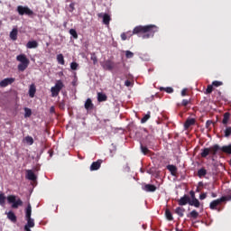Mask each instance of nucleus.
<instances>
[{
	"mask_svg": "<svg viewBox=\"0 0 231 231\" xmlns=\"http://www.w3.org/2000/svg\"><path fill=\"white\" fill-rule=\"evenodd\" d=\"M212 86H214V88H219V86H223V81L215 80L212 82Z\"/></svg>",
	"mask_w": 231,
	"mask_h": 231,
	"instance_id": "49530a36",
	"label": "nucleus"
},
{
	"mask_svg": "<svg viewBox=\"0 0 231 231\" xmlns=\"http://www.w3.org/2000/svg\"><path fill=\"white\" fill-rule=\"evenodd\" d=\"M189 202H190V197H189V195H184L178 200V203L180 207H183L188 203L189 204Z\"/></svg>",
	"mask_w": 231,
	"mask_h": 231,
	"instance_id": "9b49d317",
	"label": "nucleus"
},
{
	"mask_svg": "<svg viewBox=\"0 0 231 231\" xmlns=\"http://www.w3.org/2000/svg\"><path fill=\"white\" fill-rule=\"evenodd\" d=\"M224 133H225V137L228 138L231 134V126L226 127Z\"/></svg>",
	"mask_w": 231,
	"mask_h": 231,
	"instance_id": "79ce46f5",
	"label": "nucleus"
},
{
	"mask_svg": "<svg viewBox=\"0 0 231 231\" xmlns=\"http://www.w3.org/2000/svg\"><path fill=\"white\" fill-rule=\"evenodd\" d=\"M101 66L105 71H113L116 64L111 60H106L101 64Z\"/></svg>",
	"mask_w": 231,
	"mask_h": 231,
	"instance_id": "0eeeda50",
	"label": "nucleus"
},
{
	"mask_svg": "<svg viewBox=\"0 0 231 231\" xmlns=\"http://www.w3.org/2000/svg\"><path fill=\"white\" fill-rule=\"evenodd\" d=\"M6 203V197L5 196V193H0V205L1 207H5V204Z\"/></svg>",
	"mask_w": 231,
	"mask_h": 231,
	"instance_id": "473e14b6",
	"label": "nucleus"
},
{
	"mask_svg": "<svg viewBox=\"0 0 231 231\" xmlns=\"http://www.w3.org/2000/svg\"><path fill=\"white\" fill-rule=\"evenodd\" d=\"M69 6H70V8H72V10H73V8H74L73 6H75V5H74V4H70Z\"/></svg>",
	"mask_w": 231,
	"mask_h": 231,
	"instance_id": "052dcab7",
	"label": "nucleus"
},
{
	"mask_svg": "<svg viewBox=\"0 0 231 231\" xmlns=\"http://www.w3.org/2000/svg\"><path fill=\"white\" fill-rule=\"evenodd\" d=\"M196 191H197V192H199V188H197Z\"/></svg>",
	"mask_w": 231,
	"mask_h": 231,
	"instance_id": "e2e57ef3",
	"label": "nucleus"
},
{
	"mask_svg": "<svg viewBox=\"0 0 231 231\" xmlns=\"http://www.w3.org/2000/svg\"><path fill=\"white\" fill-rule=\"evenodd\" d=\"M199 178H205L207 176V170L205 168H201L198 171Z\"/></svg>",
	"mask_w": 231,
	"mask_h": 231,
	"instance_id": "2f4dec72",
	"label": "nucleus"
},
{
	"mask_svg": "<svg viewBox=\"0 0 231 231\" xmlns=\"http://www.w3.org/2000/svg\"><path fill=\"white\" fill-rule=\"evenodd\" d=\"M160 89L161 91H166V93H174V88L171 87H167V88L162 87Z\"/></svg>",
	"mask_w": 231,
	"mask_h": 231,
	"instance_id": "4c0bfd02",
	"label": "nucleus"
},
{
	"mask_svg": "<svg viewBox=\"0 0 231 231\" xmlns=\"http://www.w3.org/2000/svg\"><path fill=\"white\" fill-rule=\"evenodd\" d=\"M225 196L221 198H225V201H231V189H227L225 190Z\"/></svg>",
	"mask_w": 231,
	"mask_h": 231,
	"instance_id": "bb28decb",
	"label": "nucleus"
},
{
	"mask_svg": "<svg viewBox=\"0 0 231 231\" xmlns=\"http://www.w3.org/2000/svg\"><path fill=\"white\" fill-rule=\"evenodd\" d=\"M156 32H158V26L156 25H138L130 35H138V37H143V39H151V37H154Z\"/></svg>",
	"mask_w": 231,
	"mask_h": 231,
	"instance_id": "f257e3e1",
	"label": "nucleus"
},
{
	"mask_svg": "<svg viewBox=\"0 0 231 231\" xmlns=\"http://www.w3.org/2000/svg\"><path fill=\"white\" fill-rule=\"evenodd\" d=\"M107 100V96L102 92L97 93V101L106 102Z\"/></svg>",
	"mask_w": 231,
	"mask_h": 231,
	"instance_id": "5701e85b",
	"label": "nucleus"
},
{
	"mask_svg": "<svg viewBox=\"0 0 231 231\" xmlns=\"http://www.w3.org/2000/svg\"><path fill=\"white\" fill-rule=\"evenodd\" d=\"M79 68V63L77 62H71L70 63V69L73 70H76Z\"/></svg>",
	"mask_w": 231,
	"mask_h": 231,
	"instance_id": "de8ad7c7",
	"label": "nucleus"
},
{
	"mask_svg": "<svg viewBox=\"0 0 231 231\" xmlns=\"http://www.w3.org/2000/svg\"><path fill=\"white\" fill-rule=\"evenodd\" d=\"M214 91V86L213 85H208L206 89V95H210Z\"/></svg>",
	"mask_w": 231,
	"mask_h": 231,
	"instance_id": "58836bf2",
	"label": "nucleus"
},
{
	"mask_svg": "<svg viewBox=\"0 0 231 231\" xmlns=\"http://www.w3.org/2000/svg\"><path fill=\"white\" fill-rule=\"evenodd\" d=\"M219 151H221V146H219V144H215L209 148L202 149L200 156H201V158H207V156H208V154H211L212 156H216V154H217V152H219Z\"/></svg>",
	"mask_w": 231,
	"mask_h": 231,
	"instance_id": "7ed1b4c3",
	"label": "nucleus"
},
{
	"mask_svg": "<svg viewBox=\"0 0 231 231\" xmlns=\"http://www.w3.org/2000/svg\"><path fill=\"white\" fill-rule=\"evenodd\" d=\"M141 151L144 154H149V152H151V151L146 146H143L142 144H141Z\"/></svg>",
	"mask_w": 231,
	"mask_h": 231,
	"instance_id": "37998d69",
	"label": "nucleus"
},
{
	"mask_svg": "<svg viewBox=\"0 0 231 231\" xmlns=\"http://www.w3.org/2000/svg\"><path fill=\"white\" fill-rule=\"evenodd\" d=\"M175 214H177V216H179L180 217H183V216L185 214V208H183L181 207L176 208Z\"/></svg>",
	"mask_w": 231,
	"mask_h": 231,
	"instance_id": "4be33fe9",
	"label": "nucleus"
},
{
	"mask_svg": "<svg viewBox=\"0 0 231 231\" xmlns=\"http://www.w3.org/2000/svg\"><path fill=\"white\" fill-rule=\"evenodd\" d=\"M149 118H151V114H146V115L141 119V123H142V124H145V122H147V120H149Z\"/></svg>",
	"mask_w": 231,
	"mask_h": 231,
	"instance_id": "a18cd8bd",
	"label": "nucleus"
},
{
	"mask_svg": "<svg viewBox=\"0 0 231 231\" xmlns=\"http://www.w3.org/2000/svg\"><path fill=\"white\" fill-rule=\"evenodd\" d=\"M26 143H29V145H33V137L28 135L25 137Z\"/></svg>",
	"mask_w": 231,
	"mask_h": 231,
	"instance_id": "ea45409f",
	"label": "nucleus"
},
{
	"mask_svg": "<svg viewBox=\"0 0 231 231\" xmlns=\"http://www.w3.org/2000/svg\"><path fill=\"white\" fill-rule=\"evenodd\" d=\"M207 199V193H202L199 196V199Z\"/></svg>",
	"mask_w": 231,
	"mask_h": 231,
	"instance_id": "864d4df0",
	"label": "nucleus"
},
{
	"mask_svg": "<svg viewBox=\"0 0 231 231\" xmlns=\"http://www.w3.org/2000/svg\"><path fill=\"white\" fill-rule=\"evenodd\" d=\"M57 60L59 62V64H61V66H64L65 61H64V55L62 54H58L57 55Z\"/></svg>",
	"mask_w": 231,
	"mask_h": 231,
	"instance_id": "72a5a7b5",
	"label": "nucleus"
},
{
	"mask_svg": "<svg viewBox=\"0 0 231 231\" xmlns=\"http://www.w3.org/2000/svg\"><path fill=\"white\" fill-rule=\"evenodd\" d=\"M125 57L126 59H133L134 57V53H133L131 51H126Z\"/></svg>",
	"mask_w": 231,
	"mask_h": 231,
	"instance_id": "c03bdc74",
	"label": "nucleus"
},
{
	"mask_svg": "<svg viewBox=\"0 0 231 231\" xmlns=\"http://www.w3.org/2000/svg\"><path fill=\"white\" fill-rule=\"evenodd\" d=\"M25 178L30 181H37V175H35V173H33V171L32 170H26Z\"/></svg>",
	"mask_w": 231,
	"mask_h": 231,
	"instance_id": "9d476101",
	"label": "nucleus"
},
{
	"mask_svg": "<svg viewBox=\"0 0 231 231\" xmlns=\"http://www.w3.org/2000/svg\"><path fill=\"white\" fill-rule=\"evenodd\" d=\"M103 162L104 161L99 159L97 162H92V164L90 165V171H98V169H100Z\"/></svg>",
	"mask_w": 231,
	"mask_h": 231,
	"instance_id": "f8f14e48",
	"label": "nucleus"
},
{
	"mask_svg": "<svg viewBox=\"0 0 231 231\" xmlns=\"http://www.w3.org/2000/svg\"><path fill=\"white\" fill-rule=\"evenodd\" d=\"M32 218V204L29 203L25 209V219Z\"/></svg>",
	"mask_w": 231,
	"mask_h": 231,
	"instance_id": "412c9836",
	"label": "nucleus"
},
{
	"mask_svg": "<svg viewBox=\"0 0 231 231\" xmlns=\"http://www.w3.org/2000/svg\"><path fill=\"white\" fill-rule=\"evenodd\" d=\"M90 60L93 61V64H97L98 62V58H97V54L95 52L91 53Z\"/></svg>",
	"mask_w": 231,
	"mask_h": 231,
	"instance_id": "e433bc0d",
	"label": "nucleus"
},
{
	"mask_svg": "<svg viewBox=\"0 0 231 231\" xmlns=\"http://www.w3.org/2000/svg\"><path fill=\"white\" fill-rule=\"evenodd\" d=\"M14 78H7L4 79L0 81V88H6L7 86H11V84L14 83Z\"/></svg>",
	"mask_w": 231,
	"mask_h": 231,
	"instance_id": "1a4fd4ad",
	"label": "nucleus"
},
{
	"mask_svg": "<svg viewBox=\"0 0 231 231\" xmlns=\"http://www.w3.org/2000/svg\"><path fill=\"white\" fill-rule=\"evenodd\" d=\"M166 169L170 171L171 176H176V174L178 173V168L173 164L167 165Z\"/></svg>",
	"mask_w": 231,
	"mask_h": 231,
	"instance_id": "dca6fc26",
	"label": "nucleus"
},
{
	"mask_svg": "<svg viewBox=\"0 0 231 231\" xmlns=\"http://www.w3.org/2000/svg\"><path fill=\"white\" fill-rule=\"evenodd\" d=\"M165 216L168 221H173L174 217H172V213H171V210L166 209Z\"/></svg>",
	"mask_w": 231,
	"mask_h": 231,
	"instance_id": "f704fd0d",
	"label": "nucleus"
},
{
	"mask_svg": "<svg viewBox=\"0 0 231 231\" xmlns=\"http://www.w3.org/2000/svg\"><path fill=\"white\" fill-rule=\"evenodd\" d=\"M31 227L30 226H24V230L25 231H32V229H30Z\"/></svg>",
	"mask_w": 231,
	"mask_h": 231,
	"instance_id": "bf43d9fd",
	"label": "nucleus"
},
{
	"mask_svg": "<svg viewBox=\"0 0 231 231\" xmlns=\"http://www.w3.org/2000/svg\"><path fill=\"white\" fill-rule=\"evenodd\" d=\"M189 205L191 207H195L196 208H199V200L198 199H192V200L189 199Z\"/></svg>",
	"mask_w": 231,
	"mask_h": 231,
	"instance_id": "b1692460",
	"label": "nucleus"
},
{
	"mask_svg": "<svg viewBox=\"0 0 231 231\" xmlns=\"http://www.w3.org/2000/svg\"><path fill=\"white\" fill-rule=\"evenodd\" d=\"M63 88H64V83L62 82V80L60 79L57 80L55 83V86L51 88V97H59V93H60Z\"/></svg>",
	"mask_w": 231,
	"mask_h": 231,
	"instance_id": "20e7f679",
	"label": "nucleus"
},
{
	"mask_svg": "<svg viewBox=\"0 0 231 231\" xmlns=\"http://www.w3.org/2000/svg\"><path fill=\"white\" fill-rule=\"evenodd\" d=\"M93 108V101H91V98H88L85 102V109L87 111H89V109Z\"/></svg>",
	"mask_w": 231,
	"mask_h": 231,
	"instance_id": "393cba45",
	"label": "nucleus"
},
{
	"mask_svg": "<svg viewBox=\"0 0 231 231\" xmlns=\"http://www.w3.org/2000/svg\"><path fill=\"white\" fill-rule=\"evenodd\" d=\"M199 187H203V182L199 183Z\"/></svg>",
	"mask_w": 231,
	"mask_h": 231,
	"instance_id": "680f3d73",
	"label": "nucleus"
},
{
	"mask_svg": "<svg viewBox=\"0 0 231 231\" xmlns=\"http://www.w3.org/2000/svg\"><path fill=\"white\" fill-rule=\"evenodd\" d=\"M8 203H12V208H19V207H23V200L21 199H16L14 195H11L7 197Z\"/></svg>",
	"mask_w": 231,
	"mask_h": 231,
	"instance_id": "423d86ee",
	"label": "nucleus"
},
{
	"mask_svg": "<svg viewBox=\"0 0 231 231\" xmlns=\"http://www.w3.org/2000/svg\"><path fill=\"white\" fill-rule=\"evenodd\" d=\"M50 113H55V106H51L50 108Z\"/></svg>",
	"mask_w": 231,
	"mask_h": 231,
	"instance_id": "4d7b16f0",
	"label": "nucleus"
},
{
	"mask_svg": "<svg viewBox=\"0 0 231 231\" xmlns=\"http://www.w3.org/2000/svg\"><path fill=\"white\" fill-rule=\"evenodd\" d=\"M24 112V118H30L32 116V109L25 107Z\"/></svg>",
	"mask_w": 231,
	"mask_h": 231,
	"instance_id": "c9c22d12",
	"label": "nucleus"
},
{
	"mask_svg": "<svg viewBox=\"0 0 231 231\" xmlns=\"http://www.w3.org/2000/svg\"><path fill=\"white\" fill-rule=\"evenodd\" d=\"M69 33L73 36L74 39H79V34L75 29H70Z\"/></svg>",
	"mask_w": 231,
	"mask_h": 231,
	"instance_id": "a19ab883",
	"label": "nucleus"
},
{
	"mask_svg": "<svg viewBox=\"0 0 231 231\" xmlns=\"http://www.w3.org/2000/svg\"><path fill=\"white\" fill-rule=\"evenodd\" d=\"M27 221V224L25 225V226H29L31 228H33V226H35V220H33V218H25Z\"/></svg>",
	"mask_w": 231,
	"mask_h": 231,
	"instance_id": "c756f323",
	"label": "nucleus"
},
{
	"mask_svg": "<svg viewBox=\"0 0 231 231\" xmlns=\"http://www.w3.org/2000/svg\"><path fill=\"white\" fill-rule=\"evenodd\" d=\"M31 227L30 226H24V230L25 231H32V229H30Z\"/></svg>",
	"mask_w": 231,
	"mask_h": 231,
	"instance_id": "13d9d810",
	"label": "nucleus"
},
{
	"mask_svg": "<svg viewBox=\"0 0 231 231\" xmlns=\"http://www.w3.org/2000/svg\"><path fill=\"white\" fill-rule=\"evenodd\" d=\"M191 100L190 99H183L181 103H178L177 106L178 107H187L189 104H190Z\"/></svg>",
	"mask_w": 231,
	"mask_h": 231,
	"instance_id": "cd10ccee",
	"label": "nucleus"
},
{
	"mask_svg": "<svg viewBox=\"0 0 231 231\" xmlns=\"http://www.w3.org/2000/svg\"><path fill=\"white\" fill-rule=\"evenodd\" d=\"M228 120H230V113L226 112V113L224 114L222 124L224 125H226V124H228Z\"/></svg>",
	"mask_w": 231,
	"mask_h": 231,
	"instance_id": "c85d7f7f",
	"label": "nucleus"
},
{
	"mask_svg": "<svg viewBox=\"0 0 231 231\" xmlns=\"http://www.w3.org/2000/svg\"><path fill=\"white\" fill-rule=\"evenodd\" d=\"M37 92V88H35L34 84H32L29 88V97L33 98L35 97V93Z\"/></svg>",
	"mask_w": 231,
	"mask_h": 231,
	"instance_id": "6ab92c4d",
	"label": "nucleus"
},
{
	"mask_svg": "<svg viewBox=\"0 0 231 231\" xmlns=\"http://www.w3.org/2000/svg\"><path fill=\"white\" fill-rule=\"evenodd\" d=\"M19 33V30H17V28H14L10 34H9V37L12 41H17V35Z\"/></svg>",
	"mask_w": 231,
	"mask_h": 231,
	"instance_id": "f3484780",
	"label": "nucleus"
},
{
	"mask_svg": "<svg viewBox=\"0 0 231 231\" xmlns=\"http://www.w3.org/2000/svg\"><path fill=\"white\" fill-rule=\"evenodd\" d=\"M194 124H196V119L194 118L187 119L186 122L184 123V127L185 129H189V127H190L191 125H194Z\"/></svg>",
	"mask_w": 231,
	"mask_h": 231,
	"instance_id": "aec40b11",
	"label": "nucleus"
},
{
	"mask_svg": "<svg viewBox=\"0 0 231 231\" xmlns=\"http://www.w3.org/2000/svg\"><path fill=\"white\" fill-rule=\"evenodd\" d=\"M189 194H190L192 199H196V192H194V190H190Z\"/></svg>",
	"mask_w": 231,
	"mask_h": 231,
	"instance_id": "603ef678",
	"label": "nucleus"
},
{
	"mask_svg": "<svg viewBox=\"0 0 231 231\" xmlns=\"http://www.w3.org/2000/svg\"><path fill=\"white\" fill-rule=\"evenodd\" d=\"M187 96V90L186 88L181 90V97H186Z\"/></svg>",
	"mask_w": 231,
	"mask_h": 231,
	"instance_id": "5fc2aeb1",
	"label": "nucleus"
},
{
	"mask_svg": "<svg viewBox=\"0 0 231 231\" xmlns=\"http://www.w3.org/2000/svg\"><path fill=\"white\" fill-rule=\"evenodd\" d=\"M121 39H122V41H127V34L125 32H123L121 34Z\"/></svg>",
	"mask_w": 231,
	"mask_h": 231,
	"instance_id": "3c124183",
	"label": "nucleus"
},
{
	"mask_svg": "<svg viewBox=\"0 0 231 231\" xmlns=\"http://www.w3.org/2000/svg\"><path fill=\"white\" fill-rule=\"evenodd\" d=\"M220 151H222V152H226V154H231V144L220 147Z\"/></svg>",
	"mask_w": 231,
	"mask_h": 231,
	"instance_id": "7c9ffc66",
	"label": "nucleus"
},
{
	"mask_svg": "<svg viewBox=\"0 0 231 231\" xmlns=\"http://www.w3.org/2000/svg\"><path fill=\"white\" fill-rule=\"evenodd\" d=\"M65 106H66V103H64V101H61L59 103L60 109H64Z\"/></svg>",
	"mask_w": 231,
	"mask_h": 231,
	"instance_id": "09e8293b",
	"label": "nucleus"
},
{
	"mask_svg": "<svg viewBox=\"0 0 231 231\" xmlns=\"http://www.w3.org/2000/svg\"><path fill=\"white\" fill-rule=\"evenodd\" d=\"M98 17L103 18V23L106 25H109V23H111V16L107 14H103L102 13L97 14Z\"/></svg>",
	"mask_w": 231,
	"mask_h": 231,
	"instance_id": "ddd939ff",
	"label": "nucleus"
},
{
	"mask_svg": "<svg viewBox=\"0 0 231 231\" xmlns=\"http://www.w3.org/2000/svg\"><path fill=\"white\" fill-rule=\"evenodd\" d=\"M26 48L28 50H33L35 48H39V42H37V41H29L26 44Z\"/></svg>",
	"mask_w": 231,
	"mask_h": 231,
	"instance_id": "2eb2a0df",
	"label": "nucleus"
},
{
	"mask_svg": "<svg viewBox=\"0 0 231 231\" xmlns=\"http://www.w3.org/2000/svg\"><path fill=\"white\" fill-rule=\"evenodd\" d=\"M125 86H126V88H129V86H131V81H129V79H127V80L125 82Z\"/></svg>",
	"mask_w": 231,
	"mask_h": 231,
	"instance_id": "6e6d98bb",
	"label": "nucleus"
},
{
	"mask_svg": "<svg viewBox=\"0 0 231 231\" xmlns=\"http://www.w3.org/2000/svg\"><path fill=\"white\" fill-rule=\"evenodd\" d=\"M187 217H192L193 219H198V217H199V213L196 211V209H194L189 214L187 215Z\"/></svg>",
	"mask_w": 231,
	"mask_h": 231,
	"instance_id": "a878e982",
	"label": "nucleus"
},
{
	"mask_svg": "<svg viewBox=\"0 0 231 231\" xmlns=\"http://www.w3.org/2000/svg\"><path fill=\"white\" fill-rule=\"evenodd\" d=\"M16 12H18L19 15H28L29 17L33 15V12L28 6L18 5Z\"/></svg>",
	"mask_w": 231,
	"mask_h": 231,
	"instance_id": "39448f33",
	"label": "nucleus"
},
{
	"mask_svg": "<svg viewBox=\"0 0 231 231\" xmlns=\"http://www.w3.org/2000/svg\"><path fill=\"white\" fill-rule=\"evenodd\" d=\"M16 60L20 62L17 66L18 71L23 72L30 66V60L26 57V54H19L16 56Z\"/></svg>",
	"mask_w": 231,
	"mask_h": 231,
	"instance_id": "f03ea898",
	"label": "nucleus"
},
{
	"mask_svg": "<svg viewBox=\"0 0 231 231\" xmlns=\"http://www.w3.org/2000/svg\"><path fill=\"white\" fill-rule=\"evenodd\" d=\"M223 202H225V198L221 197L220 199H215L209 204V208H211V210H217V206L221 205Z\"/></svg>",
	"mask_w": 231,
	"mask_h": 231,
	"instance_id": "6e6552de",
	"label": "nucleus"
},
{
	"mask_svg": "<svg viewBox=\"0 0 231 231\" xmlns=\"http://www.w3.org/2000/svg\"><path fill=\"white\" fill-rule=\"evenodd\" d=\"M212 124H213L212 121L208 120V121L206 122V129H209V128H210V125H211Z\"/></svg>",
	"mask_w": 231,
	"mask_h": 231,
	"instance_id": "8fccbe9b",
	"label": "nucleus"
},
{
	"mask_svg": "<svg viewBox=\"0 0 231 231\" xmlns=\"http://www.w3.org/2000/svg\"><path fill=\"white\" fill-rule=\"evenodd\" d=\"M143 190H145L146 192H156V186L152 184H146L143 187Z\"/></svg>",
	"mask_w": 231,
	"mask_h": 231,
	"instance_id": "a211bd4d",
	"label": "nucleus"
},
{
	"mask_svg": "<svg viewBox=\"0 0 231 231\" xmlns=\"http://www.w3.org/2000/svg\"><path fill=\"white\" fill-rule=\"evenodd\" d=\"M6 216L7 219H9L11 223H17V216H15V213H14V211L7 212Z\"/></svg>",
	"mask_w": 231,
	"mask_h": 231,
	"instance_id": "4468645a",
	"label": "nucleus"
}]
</instances>
